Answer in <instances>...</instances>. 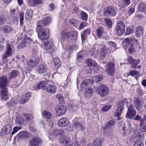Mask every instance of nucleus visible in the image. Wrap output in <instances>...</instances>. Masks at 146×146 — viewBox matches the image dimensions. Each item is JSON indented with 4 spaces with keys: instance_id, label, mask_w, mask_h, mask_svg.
<instances>
[{
    "instance_id": "45",
    "label": "nucleus",
    "mask_w": 146,
    "mask_h": 146,
    "mask_svg": "<svg viewBox=\"0 0 146 146\" xmlns=\"http://www.w3.org/2000/svg\"><path fill=\"white\" fill-rule=\"evenodd\" d=\"M129 74L134 77L137 79L139 76V72L136 70H131L129 72Z\"/></svg>"
},
{
    "instance_id": "49",
    "label": "nucleus",
    "mask_w": 146,
    "mask_h": 146,
    "mask_svg": "<svg viewBox=\"0 0 146 146\" xmlns=\"http://www.w3.org/2000/svg\"><path fill=\"white\" fill-rule=\"evenodd\" d=\"M81 15L82 19V20L84 21H87L88 19V15L85 12L82 11L81 13Z\"/></svg>"
},
{
    "instance_id": "33",
    "label": "nucleus",
    "mask_w": 146,
    "mask_h": 146,
    "mask_svg": "<svg viewBox=\"0 0 146 146\" xmlns=\"http://www.w3.org/2000/svg\"><path fill=\"white\" fill-rule=\"evenodd\" d=\"M130 3V0H122V3H119V5L121 8H123L128 6Z\"/></svg>"
},
{
    "instance_id": "27",
    "label": "nucleus",
    "mask_w": 146,
    "mask_h": 146,
    "mask_svg": "<svg viewBox=\"0 0 146 146\" xmlns=\"http://www.w3.org/2000/svg\"><path fill=\"white\" fill-rule=\"evenodd\" d=\"M93 93V90L92 88H87L85 90L84 96L86 98L90 97L92 95Z\"/></svg>"
},
{
    "instance_id": "26",
    "label": "nucleus",
    "mask_w": 146,
    "mask_h": 146,
    "mask_svg": "<svg viewBox=\"0 0 146 146\" xmlns=\"http://www.w3.org/2000/svg\"><path fill=\"white\" fill-rule=\"evenodd\" d=\"M78 36L77 33L74 31H71L67 35V38L69 39H76Z\"/></svg>"
},
{
    "instance_id": "29",
    "label": "nucleus",
    "mask_w": 146,
    "mask_h": 146,
    "mask_svg": "<svg viewBox=\"0 0 146 146\" xmlns=\"http://www.w3.org/2000/svg\"><path fill=\"white\" fill-rule=\"evenodd\" d=\"M19 74V72L17 70H12L9 74V78L11 79L16 77Z\"/></svg>"
},
{
    "instance_id": "24",
    "label": "nucleus",
    "mask_w": 146,
    "mask_h": 146,
    "mask_svg": "<svg viewBox=\"0 0 146 146\" xmlns=\"http://www.w3.org/2000/svg\"><path fill=\"white\" fill-rule=\"evenodd\" d=\"M33 13V11L31 9H29L26 11L25 13V18L27 21H30L31 19Z\"/></svg>"
},
{
    "instance_id": "58",
    "label": "nucleus",
    "mask_w": 146,
    "mask_h": 146,
    "mask_svg": "<svg viewBox=\"0 0 146 146\" xmlns=\"http://www.w3.org/2000/svg\"><path fill=\"white\" fill-rule=\"evenodd\" d=\"M6 21V19L4 16L2 15H0V25L4 24Z\"/></svg>"
},
{
    "instance_id": "6",
    "label": "nucleus",
    "mask_w": 146,
    "mask_h": 146,
    "mask_svg": "<svg viewBox=\"0 0 146 146\" xmlns=\"http://www.w3.org/2000/svg\"><path fill=\"white\" fill-rule=\"evenodd\" d=\"M136 111L134 108L133 105L130 104L126 114V117L132 119L135 116Z\"/></svg>"
},
{
    "instance_id": "31",
    "label": "nucleus",
    "mask_w": 146,
    "mask_h": 146,
    "mask_svg": "<svg viewBox=\"0 0 146 146\" xmlns=\"http://www.w3.org/2000/svg\"><path fill=\"white\" fill-rule=\"evenodd\" d=\"M143 33V29L141 27H139L137 28L136 31V35L137 37H139L142 35Z\"/></svg>"
},
{
    "instance_id": "2",
    "label": "nucleus",
    "mask_w": 146,
    "mask_h": 146,
    "mask_svg": "<svg viewBox=\"0 0 146 146\" xmlns=\"http://www.w3.org/2000/svg\"><path fill=\"white\" fill-rule=\"evenodd\" d=\"M96 92L101 97L106 96L109 94V89L108 87L105 84L101 85L96 89Z\"/></svg>"
},
{
    "instance_id": "22",
    "label": "nucleus",
    "mask_w": 146,
    "mask_h": 146,
    "mask_svg": "<svg viewBox=\"0 0 146 146\" xmlns=\"http://www.w3.org/2000/svg\"><path fill=\"white\" fill-rule=\"evenodd\" d=\"M93 83V80L89 79H86L84 80L80 84V87L81 88H86L89 85H90Z\"/></svg>"
},
{
    "instance_id": "51",
    "label": "nucleus",
    "mask_w": 146,
    "mask_h": 146,
    "mask_svg": "<svg viewBox=\"0 0 146 146\" xmlns=\"http://www.w3.org/2000/svg\"><path fill=\"white\" fill-rule=\"evenodd\" d=\"M140 130L142 132L146 131V123H141L140 127Z\"/></svg>"
},
{
    "instance_id": "40",
    "label": "nucleus",
    "mask_w": 146,
    "mask_h": 146,
    "mask_svg": "<svg viewBox=\"0 0 146 146\" xmlns=\"http://www.w3.org/2000/svg\"><path fill=\"white\" fill-rule=\"evenodd\" d=\"M2 29L3 32L5 33L9 32L12 30L11 27L8 26H4L2 28Z\"/></svg>"
},
{
    "instance_id": "28",
    "label": "nucleus",
    "mask_w": 146,
    "mask_h": 146,
    "mask_svg": "<svg viewBox=\"0 0 146 146\" xmlns=\"http://www.w3.org/2000/svg\"><path fill=\"white\" fill-rule=\"evenodd\" d=\"M108 49L104 46L100 52V56L102 58H103L106 56V54L108 53Z\"/></svg>"
},
{
    "instance_id": "38",
    "label": "nucleus",
    "mask_w": 146,
    "mask_h": 146,
    "mask_svg": "<svg viewBox=\"0 0 146 146\" xmlns=\"http://www.w3.org/2000/svg\"><path fill=\"white\" fill-rule=\"evenodd\" d=\"M139 63V60L134 59L130 64H131V66L132 68L135 69L136 68L137 65Z\"/></svg>"
},
{
    "instance_id": "41",
    "label": "nucleus",
    "mask_w": 146,
    "mask_h": 146,
    "mask_svg": "<svg viewBox=\"0 0 146 146\" xmlns=\"http://www.w3.org/2000/svg\"><path fill=\"white\" fill-rule=\"evenodd\" d=\"M24 116L25 119L27 122L30 121L33 119V116L29 114H25Z\"/></svg>"
},
{
    "instance_id": "14",
    "label": "nucleus",
    "mask_w": 146,
    "mask_h": 146,
    "mask_svg": "<svg viewBox=\"0 0 146 146\" xmlns=\"http://www.w3.org/2000/svg\"><path fill=\"white\" fill-rule=\"evenodd\" d=\"M30 136L29 133L27 131H23L20 132L14 137V139H18L19 140L21 139L28 138Z\"/></svg>"
},
{
    "instance_id": "9",
    "label": "nucleus",
    "mask_w": 146,
    "mask_h": 146,
    "mask_svg": "<svg viewBox=\"0 0 146 146\" xmlns=\"http://www.w3.org/2000/svg\"><path fill=\"white\" fill-rule=\"evenodd\" d=\"M124 102L123 101H120L118 104V107L115 112V115L117 117L120 116L121 112L124 110Z\"/></svg>"
},
{
    "instance_id": "5",
    "label": "nucleus",
    "mask_w": 146,
    "mask_h": 146,
    "mask_svg": "<svg viewBox=\"0 0 146 146\" xmlns=\"http://www.w3.org/2000/svg\"><path fill=\"white\" fill-rule=\"evenodd\" d=\"M13 48V46L12 44L8 43L7 44L6 51L2 56L3 60H5L12 55Z\"/></svg>"
},
{
    "instance_id": "34",
    "label": "nucleus",
    "mask_w": 146,
    "mask_h": 146,
    "mask_svg": "<svg viewBox=\"0 0 146 146\" xmlns=\"http://www.w3.org/2000/svg\"><path fill=\"white\" fill-rule=\"evenodd\" d=\"M90 32V29H87L83 31V33L81 34L82 40V41L85 40L86 36L87 35H89Z\"/></svg>"
},
{
    "instance_id": "30",
    "label": "nucleus",
    "mask_w": 146,
    "mask_h": 146,
    "mask_svg": "<svg viewBox=\"0 0 146 146\" xmlns=\"http://www.w3.org/2000/svg\"><path fill=\"white\" fill-rule=\"evenodd\" d=\"M53 65L55 68H58L61 64L60 59L58 58H55L53 59Z\"/></svg>"
},
{
    "instance_id": "39",
    "label": "nucleus",
    "mask_w": 146,
    "mask_h": 146,
    "mask_svg": "<svg viewBox=\"0 0 146 146\" xmlns=\"http://www.w3.org/2000/svg\"><path fill=\"white\" fill-rule=\"evenodd\" d=\"M93 146H102V142L100 138H97L95 139L94 143Z\"/></svg>"
},
{
    "instance_id": "17",
    "label": "nucleus",
    "mask_w": 146,
    "mask_h": 146,
    "mask_svg": "<svg viewBox=\"0 0 146 146\" xmlns=\"http://www.w3.org/2000/svg\"><path fill=\"white\" fill-rule=\"evenodd\" d=\"M7 80L5 76H3L0 78V88H7Z\"/></svg>"
},
{
    "instance_id": "12",
    "label": "nucleus",
    "mask_w": 146,
    "mask_h": 146,
    "mask_svg": "<svg viewBox=\"0 0 146 146\" xmlns=\"http://www.w3.org/2000/svg\"><path fill=\"white\" fill-rule=\"evenodd\" d=\"M130 42L134 43L136 45L138 44L139 43L138 40L134 38L133 37L127 38L124 39L123 42V45L127 46L129 44Z\"/></svg>"
},
{
    "instance_id": "48",
    "label": "nucleus",
    "mask_w": 146,
    "mask_h": 146,
    "mask_svg": "<svg viewBox=\"0 0 146 146\" xmlns=\"http://www.w3.org/2000/svg\"><path fill=\"white\" fill-rule=\"evenodd\" d=\"M103 78V77L102 76L100 75L95 76L93 78H92V80H93V82H94V80L95 81H96V82H97L102 80Z\"/></svg>"
},
{
    "instance_id": "36",
    "label": "nucleus",
    "mask_w": 146,
    "mask_h": 146,
    "mask_svg": "<svg viewBox=\"0 0 146 146\" xmlns=\"http://www.w3.org/2000/svg\"><path fill=\"white\" fill-rule=\"evenodd\" d=\"M37 70L40 73H42L44 72L46 70V67L45 65H41L37 67Z\"/></svg>"
},
{
    "instance_id": "42",
    "label": "nucleus",
    "mask_w": 146,
    "mask_h": 146,
    "mask_svg": "<svg viewBox=\"0 0 146 146\" xmlns=\"http://www.w3.org/2000/svg\"><path fill=\"white\" fill-rule=\"evenodd\" d=\"M24 121L23 119L21 116H18L16 117V123L18 125L22 124L23 123Z\"/></svg>"
},
{
    "instance_id": "8",
    "label": "nucleus",
    "mask_w": 146,
    "mask_h": 146,
    "mask_svg": "<svg viewBox=\"0 0 146 146\" xmlns=\"http://www.w3.org/2000/svg\"><path fill=\"white\" fill-rule=\"evenodd\" d=\"M46 90L47 92L53 94L55 93L56 90V87L53 85L52 82L46 81Z\"/></svg>"
},
{
    "instance_id": "35",
    "label": "nucleus",
    "mask_w": 146,
    "mask_h": 146,
    "mask_svg": "<svg viewBox=\"0 0 146 146\" xmlns=\"http://www.w3.org/2000/svg\"><path fill=\"white\" fill-rule=\"evenodd\" d=\"M64 131L63 130L55 129L53 132V135L54 136H57L60 135H63Z\"/></svg>"
},
{
    "instance_id": "43",
    "label": "nucleus",
    "mask_w": 146,
    "mask_h": 146,
    "mask_svg": "<svg viewBox=\"0 0 146 146\" xmlns=\"http://www.w3.org/2000/svg\"><path fill=\"white\" fill-rule=\"evenodd\" d=\"M104 32V28L102 27H100L97 30V35L99 37H101Z\"/></svg>"
},
{
    "instance_id": "44",
    "label": "nucleus",
    "mask_w": 146,
    "mask_h": 146,
    "mask_svg": "<svg viewBox=\"0 0 146 146\" xmlns=\"http://www.w3.org/2000/svg\"><path fill=\"white\" fill-rule=\"evenodd\" d=\"M74 125L75 127L78 128L79 129L82 130H83L84 129L83 125L80 123L75 122L74 123Z\"/></svg>"
},
{
    "instance_id": "63",
    "label": "nucleus",
    "mask_w": 146,
    "mask_h": 146,
    "mask_svg": "<svg viewBox=\"0 0 146 146\" xmlns=\"http://www.w3.org/2000/svg\"><path fill=\"white\" fill-rule=\"evenodd\" d=\"M67 35V32L65 31H63L61 35V38L63 40L66 37V36Z\"/></svg>"
},
{
    "instance_id": "19",
    "label": "nucleus",
    "mask_w": 146,
    "mask_h": 146,
    "mask_svg": "<svg viewBox=\"0 0 146 146\" xmlns=\"http://www.w3.org/2000/svg\"><path fill=\"white\" fill-rule=\"evenodd\" d=\"M12 130V127L11 125H7L3 126L1 130V134L2 135H5L9 133Z\"/></svg>"
},
{
    "instance_id": "23",
    "label": "nucleus",
    "mask_w": 146,
    "mask_h": 146,
    "mask_svg": "<svg viewBox=\"0 0 146 146\" xmlns=\"http://www.w3.org/2000/svg\"><path fill=\"white\" fill-rule=\"evenodd\" d=\"M46 81H41L38 84L34 87L35 90H37L41 88L43 90H44L46 88Z\"/></svg>"
},
{
    "instance_id": "59",
    "label": "nucleus",
    "mask_w": 146,
    "mask_h": 146,
    "mask_svg": "<svg viewBox=\"0 0 146 146\" xmlns=\"http://www.w3.org/2000/svg\"><path fill=\"white\" fill-rule=\"evenodd\" d=\"M66 126H67L66 128V129L67 130L69 131H70L73 130L74 129V126L72 124L68 123Z\"/></svg>"
},
{
    "instance_id": "50",
    "label": "nucleus",
    "mask_w": 146,
    "mask_h": 146,
    "mask_svg": "<svg viewBox=\"0 0 146 146\" xmlns=\"http://www.w3.org/2000/svg\"><path fill=\"white\" fill-rule=\"evenodd\" d=\"M114 124V121L113 120L108 121L106 124V127L107 128H111Z\"/></svg>"
},
{
    "instance_id": "20",
    "label": "nucleus",
    "mask_w": 146,
    "mask_h": 146,
    "mask_svg": "<svg viewBox=\"0 0 146 146\" xmlns=\"http://www.w3.org/2000/svg\"><path fill=\"white\" fill-rule=\"evenodd\" d=\"M69 123L68 119L65 117H62L60 119L58 122V125L60 127H64L67 125Z\"/></svg>"
},
{
    "instance_id": "37",
    "label": "nucleus",
    "mask_w": 146,
    "mask_h": 146,
    "mask_svg": "<svg viewBox=\"0 0 146 146\" xmlns=\"http://www.w3.org/2000/svg\"><path fill=\"white\" fill-rule=\"evenodd\" d=\"M146 9V4L144 3H141L139 4L138 9L139 11L142 12L145 10Z\"/></svg>"
},
{
    "instance_id": "57",
    "label": "nucleus",
    "mask_w": 146,
    "mask_h": 146,
    "mask_svg": "<svg viewBox=\"0 0 146 146\" xmlns=\"http://www.w3.org/2000/svg\"><path fill=\"white\" fill-rule=\"evenodd\" d=\"M26 46V43L24 40H22L19 45L18 48L19 49L22 48Z\"/></svg>"
},
{
    "instance_id": "11",
    "label": "nucleus",
    "mask_w": 146,
    "mask_h": 146,
    "mask_svg": "<svg viewBox=\"0 0 146 146\" xmlns=\"http://www.w3.org/2000/svg\"><path fill=\"white\" fill-rule=\"evenodd\" d=\"M42 141L39 137H34L30 141L29 146H39L42 144Z\"/></svg>"
},
{
    "instance_id": "53",
    "label": "nucleus",
    "mask_w": 146,
    "mask_h": 146,
    "mask_svg": "<svg viewBox=\"0 0 146 146\" xmlns=\"http://www.w3.org/2000/svg\"><path fill=\"white\" fill-rule=\"evenodd\" d=\"M85 63L88 67H91L93 65V62L92 58H88L85 61Z\"/></svg>"
},
{
    "instance_id": "1",
    "label": "nucleus",
    "mask_w": 146,
    "mask_h": 146,
    "mask_svg": "<svg viewBox=\"0 0 146 146\" xmlns=\"http://www.w3.org/2000/svg\"><path fill=\"white\" fill-rule=\"evenodd\" d=\"M46 22L45 20H41L37 21V29H38V34L39 38L42 41V43L41 45V56L45 57V50H46V31L45 27Z\"/></svg>"
},
{
    "instance_id": "64",
    "label": "nucleus",
    "mask_w": 146,
    "mask_h": 146,
    "mask_svg": "<svg viewBox=\"0 0 146 146\" xmlns=\"http://www.w3.org/2000/svg\"><path fill=\"white\" fill-rule=\"evenodd\" d=\"M36 0H28V3L31 6H34L36 5Z\"/></svg>"
},
{
    "instance_id": "16",
    "label": "nucleus",
    "mask_w": 146,
    "mask_h": 146,
    "mask_svg": "<svg viewBox=\"0 0 146 146\" xmlns=\"http://www.w3.org/2000/svg\"><path fill=\"white\" fill-rule=\"evenodd\" d=\"M52 117L51 114L49 112L46 111V121L48 123L46 124L49 127H52L53 125V122L51 120Z\"/></svg>"
},
{
    "instance_id": "56",
    "label": "nucleus",
    "mask_w": 146,
    "mask_h": 146,
    "mask_svg": "<svg viewBox=\"0 0 146 146\" xmlns=\"http://www.w3.org/2000/svg\"><path fill=\"white\" fill-rule=\"evenodd\" d=\"M93 69L95 71H98L99 69L98 66V64L95 62L93 61Z\"/></svg>"
},
{
    "instance_id": "62",
    "label": "nucleus",
    "mask_w": 146,
    "mask_h": 146,
    "mask_svg": "<svg viewBox=\"0 0 146 146\" xmlns=\"http://www.w3.org/2000/svg\"><path fill=\"white\" fill-rule=\"evenodd\" d=\"M126 127L125 126H124L123 127L122 129V131L121 133L122 136L123 137H125L127 135V131L126 129Z\"/></svg>"
},
{
    "instance_id": "3",
    "label": "nucleus",
    "mask_w": 146,
    "mask_h": 146,
    "mask_svg": "<svg viewBox=\"0 0 146 146\" xmlns=\"http://www.w3.org/2000/svg\"><path fill=\"white\" fill-rule=\"evenodd\" d=\"M125 27L124 23L122 21H119L117 25L115 33L119 36L122 35L125 32Z\"/></svg>"
},
{
    "instance_id": "55",
    "label": "nucleus",
    "mask_w": 146,
    "mask_h": 146,
    "mask_svg": "<svg viewBox=\"0 0 146 146\" xmlns=\"http://www.w3.org/2000/svg\"><path fill=\"white\" fill-rule=\"evenodd\" d=\"M56 98L60 103L63 102L64 100L62 96L60 94H58L56 96Z\"/></svg>"
},
{
    "instance_id": "54",
    "label": "nucleus",
    "mask_w": 146,
    "mask_h": 146,
    "mask_svg": "<svg viewBox=\"0 0 146 146\" xmlns=\"http://www.w3.org/2000/svg\"><path fill=\"white\" fill-rule=\"evenodd\" d=\"M27 66L30 67H33L35 66L33 62V60L31 59L28 60L27 62Z\"/></svg>"
},
{
    "instance_id": "21",
    "label": "nucleus",
    "mask_w": 146,
    "mask_h": 146,
    "mask_svg": "<svg viewBox=\"0 0 146 146\" xmlns=\"http://www.w3.org/2000/svg\"><path fill=\"white\" fill-rule=\"evenodd\" d=\"M70 139L69 137L65 136H61L59 139V141L64 145H68L70 142Z\"/></svg>"
},
{
    "instance_id": "47",
    "label": "nucleus",
    "mask_w": 146,
    "mask_h": 146,
    "mask_svg": "<svg viewBox=\"0 0 146 146\" xmlns=\"http://www.w3.org/2000/svg\"><path fill=\"white\" fill-rule=\"evenodd\" d=\"M104 21L106 22V25L109 27H112V21L110 19L108 18H105Z\"/></svg>"
},
{
    "instance_id": "52",
    "label": "nucleus",
    "mask_w": 146,
    "mask_h": 146,
    "mask_svg": "<svg viewBox=\"0 0 146 146\" xmlns=\"http://www.w3.org/2000/svg\"><path fill=\"white\" fill-rule=\"evenodd\" d=\"M144 144L141 140H137L135 142L133 146H143Z\"/></svg>"
},
{
    "instance_id": "13",
    "label": "nucleus",
    "mask_w": 146,
    "mask_h": 146,
    "mask_svg": "<svg viewBox=\"0 0 146 146\" xmlns=\"http://www.w3.org/2000/svg\"><path fill=\"white\" fill-rule=\"evenodd\" d=\"M55 110L57 114L59 115L64 114L66 111L65 106L63 105H58L55 107Z\"/></svg>"
},
{
    "instance_id": "10",
    "label": "nucleus",
    "mask_w": 146,
    "mask_h": 146,
    "mask_svg": "<svg viewBox=\"0 0 146 146\" xmlns=\"http://www.w3.org/2000/svg\"><path fill=\"white\" fill-rule=\"evenodd\" d=\"M106 71L110 76H112L115 72V64L113 62L108 63L106 66Z\"/></svg>"
},
{
    "instance_id": "46",
    "label": "nucleus",
    "mask_w": 146,
    "mask_h": 146,
    "mask_svg": "<svg viewBox=\"0 0 146 146\" xmlns=\"http://www.w3.org/2000/svg\"><path fill=\"white\" fill-rule=\"evenodd\" d=\"M78 21L74 19H71L69 21V23L72 26L75 27L77 25Z\"/></svg>"
},
{
    "instance_id": "60",
    "label": "nucleus",
    "mask_w": 146,
    "mask_h": 146,
    "mask_svg": "<svg viewBox=\"0 0 146 146\" xmlns=\"http://www.w3.org/2000/svg\"><path fill=\"white\" fill-rule=\"evenodd\" d=\"M133 47L134 46L133 44H131L128 49V50L130 53L131 54L135 52V50Z\"/></svg>"
},
{
    "instance_id": "4",
    "label": "nucleus",
    "mask_w": 146,
    "mask_h": 146,
    "mask_svg": "<svg viewBox=\"0 0 146 146\" xmlns=\"http://www.w3.org/2000/svg\"><path fill=\"white\" fill-rule=\"evenodd\" d=\"M104 15L107 16H115L117 14L116 10L112 6H109L104 9Z\"/></svg>"
},
{
    "instance_id": "18",
    "label": "nucleus",
    "mask_w": 146,
    "mask_h": 146,
    "mask_svg": "<svg viewBox=\"0 0 146 146\" xmlns=\"http://www.w3.org/2000/svg\"><path fill=\"white\" fill-rule=\"evenodd\" d=\"M1 89L0 94L1 99L3 100L7 99L8 95L7 88H1Z\"/></svg>"
},
{
    "instance_id": "25",
    "label": "nucleus",
    "mask_w": 146,
    "mask_h": 146,
    "mask_svg": "<svg viewBox=\"0 0 146 146\" xmlns=\"http://www.w3.org/2000/svg\"><path fill=\"white\" fill-rule=\"evenodd\" d=\"M18 100L16 98H14L10 100L7 103V105L8 107L11 108L15 106L18 103Z\"/></svg>"
},
{
    "instance_id": "61",
    "label": "nucleus",
    "mask_w": 146,
    "mask_h": 146,
    "mask_svg": "<svg viewBox=\"0 0 146 146\" xmlns=\"http://www.w3.org/2000/svg\"><path fill=\"white\" fill-rule=\"evenodd\" d=\"M24 17V13L22 12H21L19 14V17L20 18V24H22L23 23V21Z\"/></svg>"
},
{
    "instance_id": "7",
    "label": "nucleus",
    "mask_w": 146,
    "mask_h": 146,
    "mask_svg": "<svg viewBox=\"0 0 146 146\" xmlns=\"http://www.w3.org/2000/svg\"><path fill=\"white\" fill-rule=\"evenodd\" d=\"M134 103L135 108L138 110H140L142 107L145 105L143 101L141 100L140 98H135Z\"/></svg>"
},
{
    "instance_id": "32",
    "label": "nucleus",
    "mask_w": 146,
    "mask_h": 146,
    "mask_svg": "<svg viewBox=\"0 0 146 146\" xmlns=\"http://www.w3.org/2000/svg\"><path fill=\"white\" fill-rule=\"evenodd\" d=\"M54 41L52 39H49L46 42V50L50 49L53 46Z\"/></svg>"
},
{
    "instance_id": "15",
    "label": "nucleus",
    "mask_w": 146,
    "mask_h": 146,
    "mask_svg": "<svg viewBox=\"0 0 146 146\" xmlns=\"http://www.w3.org/2000/svg\"><path fill=\"white\" fill-rule=\"evenodd\" d=\"M31 96V94L30 93H25L21 96L19 103L21 104H23L27 102Z\"/></svg>"
}]
</instances>
